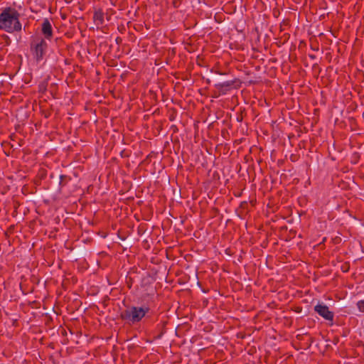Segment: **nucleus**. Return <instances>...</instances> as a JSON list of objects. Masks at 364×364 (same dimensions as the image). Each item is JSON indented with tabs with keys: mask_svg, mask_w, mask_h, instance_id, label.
Masks as SVG:
<instances>
[{
	"mask_svg": "<svg viewBox=\"0 0 364 364\" xmlns=\"http://www.w3.org/2000/svg\"><path fill=\"white\" fill-rule=\"evenodd\" d=\"M20 14L12 7L4 8L0 14V30L9 33L20 32L22 25L19 20Z\"/></svg>",
	"mask_w": 364,
	"mask_h": 364,
	"instance_id": "f257e3e1",
	"label": "nucleus"
},
{
	"mask_svg": "<svg viewBox=\"0 0 364 364\" xmlns=\"http://www.w3.org/2000/svg\"><path fill=\"white\" fill-rule=\"evenodd\" d=\"M150 310V307L147 305L131 306L121 312L120 318L128 323L135 324L141 321Z\"/></svg>",
	"mask_w": 364,
	"mask_h": 364,
	"instance_id": "f03ea898",
	"label": "nucleus"
},
{
	"mask_svg": "<svg viewBox=\"0 0 364 364\" xmlns=\"http://www.w3.org/2000/svg\"><path fill=\"white\" fill-rule=\"evenodd\" d=\"M48 43L46 41L41 38L38 37L32 40L30 44L31 53L33 59L39 63L44 59L48 50Z\"/></svg>",
	"mask_w": 364,
	"mask_h": 364,
	"instance_id": "7ed1b4c3",
	"label": "nucleus"
},
{
	"mask_svg": "<svg viewBox=\"0 0 364 364\" xmlns=\"http://www.w3.org/2000/svg\"><path fill=\"white\" fill-rule=\"evenodd\" d=\"M314 310L325 320L333 323L334 313L329 310V308L323 304H318L314 307Z\"/></svg>",
	"mask_w": 364,
	"mask_h": 364,
	"instance_id": "20e7f679",
	"label": "nucleus"
},
{
	"mask_svg": "<svg viewBox=\"0 0 364 364\" xmlns=\"http://www.w3.org/2000/svg\"><path fill=\"white\" fill-rule=\"evenodd\" d=\"M41 33L45 40L50 41L53 37L52 24L48 18H44L41 24Z\"/></svg>",
	"mask_w": 364,
	"mask_h": 364,
	"instance_id": "39448f33",
	"label": "nucleus"
},
{
	"mask_svg": "<svg viewBox=\"0 0 364 364\" xmlns=\"http://www.w3.org/2000/svg\"><path fill=\"white\" fill-rule=\"evenodd\" d=\"M235 82L236 79L223 82H219L215 84V87L218 89L220 95H225L233 87Z\"/></svg>",
	"mask_w": 364,
	"mask_h": 364,
	"instance_id": "423d86ee",
	"label": "nucleus"
},
{
	"mask_svg": "<svg viewBox=\"0 0 364 364\" xmlns=\"http://www.w3.org/2000/svg\"><path fill=\"white\" fill-rule=\"evenodd\" d=\"M93 21L97 26H102L104 23V13L101 9L95 11Z\"/></svg>",
	"mask_w": 364,
	"mask_h": 364,
	"instance_id": "0eeeda50",
	"label": "nucleus"
},
{
	"mask_svg": "<svg viewBox=\"0 0 364 364\" xmlns=\"http://www.w3.org/2000/svg\"><path fill=\"white\" fill-rule=\"evenodd\" d=\"M356 306L360 312H364V300L358 301Z\"/></svg>",
	"mask_w": 364,
	"mask_h": 364,
	"instance_id": "6e6552de",
	"label": "nucleus"
},
{
	"mask_svg": "<svg viewBox=\"0 0 364 364\" xmlns=\"http://www.w3.org/2000/svg\"><path fill=\"white\" fill-rule=\"evenodd\" d=\"M66 178V176H65V175H60V185H62L63 181L64 178Z\"/></svg>",
	"mask_w": 364,
	"mask_h": 364,
	"instance_id": "1a4fd4ad",
	"label": "nucleus"
},
{
	"mask_svg": "<svg viewBox=\"0 0 364 364\" xmlns=\"http://www.w3.org/2000/svg\"><path fill=\"white\" fill-rule=\"evenodd\" d=\"M309 58H311V59H315L316 56L314 55H309Z\"/></svg>",
	"mask_w": 364,
	"mask_h": 364,
	"instance_id": "9d476101",
	"label": "nucleus"
},
{
	"mask_svg": "<svg viewBox=\"0 0 364 364\" xmlns=\"http://www.w3.org/2000/svg\"><path fill=\"white\" fill-rule=\"evenodd\" d=\"M216 73H218V74H219V75H223V73H220V72H218V71H217V72H216Z\"/></svg>",
	"mask_w": 364,
	"mask_h": 364,
	"instance_id": "9b49d317",
	"label": "nucleus"
}]
</instances>
